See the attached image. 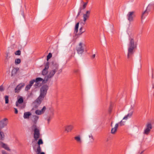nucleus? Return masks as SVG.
Segmentation results:
<instances>
[{"instance_id":"nucleus-1","label":"nucleus","mask_w":154,"mask_h":154,"mask_svg":"<svg viewBox=\"0 0 154 154\" xmlns=\"http://www.w3.org/2000/svg\"><path fill=\"white\" fill-rule=\"evenodd\" d=\"M48 88L49 86L46 84L42 86L40 89V95L35 101L37 103L39 104L41 103L42 101L46 96Z\"/></svg>"},{"instance_id":"nucleus-2","label":"nucleus","mask_w":154,"mask_h":154,"mask_svg":"<svg viewBox=\"0 0 154 154\" xmlns=\"http://www.w3.org/2000/svg\"><path fill=\"white\" fill-rule=\"evenodd\" d=\"M52 70H51L49 72V74L47 77V79H46V77L45 78V83H46L48 81V79H50L52 77L56 72H58L57 74H60L62 71L61 69H60L58 70L59 69V65L57 63H53L52 67Z\"/></svg>"},{"instance_id":"nucleus-3","label":"nucleus","mask_w":154,"mask_h":154,"mask_svg":"<svg viewBox=\"0 0 154 154\" xmlns=\"http://www.w3.org/2000/svg\"><path fill=\"white\" fill-rule=\"evenodd\" d=\"M129 41L128 45V58H129L130 56L132 55L134 53V49L137 47V43L134 42L133 38L130 37L129 38Z\"/></svg>"},{"instance_id":"nucleus-4","label":"nucleus","mask_w":154,"mask_h":154,"mask_svg":"<svg viewBox=\"0 0 154 154\" xmlns=\"http://www.w3.org/2000/svg\"><path fill=\"white\" fill-rule=\"evenodd\" d=\"M23 100L22 97H20L16 103V106L20 109H23L25 107V104H21L23 102Z\"/></svg>"},{"instance_id":"nucleus-5","label":"nucleus","mask_w":154,"mask_h":154,"mask_svg":"<svg viewBox=\"0 0 154 154\" xmlns=\"http://www.w3.org/2000/svg\"><path fill=\"white\" fill-rule=\"evenodd\" d=\"M83 43L81 42L76 47V50L79 54H82L84 51V48L83 47Z\"/></svg>"},{"instance_id":"nucleus-6","label":"nucleus","mask_w":154,"mask_h":154,"mask_svg":"<svg viewBox=\"0 0 154 154\" xmlns=\"http://www.w3.org/2000/svg\"><path fill=\"white\" fill-rule=\"evenodd\" d=\"M49 63L47 62L45 65V68L42 71V74L44 75H46L48 73V69L49 68Z\"/></svg>"},{"instance_id":"nucleus-7","label":"nucleus","mask_w":154,"mask_h":154,"mask_svg":"<svg viewBox=\"0 0 154 154\" xmlns=\"http://www.w3.org/2000/svg\"><path fill=\"white\" fill-rule=\"evenodd\" d=\"M152 125L150 123H148L146 125V127L144 130V134L146 135L149 133L151 129L152 128Z\"/></svg>"},{"instance_id":"nucleus-8","label":"nucleus","mask_w":154,"mask_h":154,"mask_svg":"<svg viewBox=\"0 0 154 154\" xmlns=\"http://www.w3.org/2000/svg\"><path fill=\"white\" fill-rule=\"evenodd\" d=\"M90 14V11H87L85 14H83V23L84 25L87 19L89 18Z\"/></svg>"},{"instance_id":"nucleus-9","label":"nucleus","mask_w":154,"mask_h":154,"mask_svg":"<svg viewBox=\"0 0 154 154\" xmlns=\"http://www.w3.org/2000/svg\"><path fill=\"white\" fill-rule=\"evenodd\" d=\"M25 86V84L23 83H20L18 85L15 89V92L18 93L20 90L21 88L24 87Z\"/></svg>"},{"instance_id":"nucleus-10","label":"nucleus","mask_w":154,"mask_h":154,"mask_svg":"<svg viewBox=\"0 0 154 154\" xmlns=\"http://www.w3.org/2000/svg\"><path fill=\"white\" fill-rule=\"evenodd\" d=\"M46 109V107L44 106L42 109L40 110L39 109L36 110L35 111V113L38 115H40L44 113Z\"/></svg>"},{"instance_id":"nucleus-11","label":"nucleus","mask_w":154,"mask_h":154,"mask_svg":"<svg viewBox=\"0 0 154 154\" xmlns=\"http://www.w3.org/2000/svg\"><path fill=\"white\" fill-rule=\"evenodd\" d=\"M134 13V11L129 12L127 15L128 20L131 22L133 20V15Z\"/></svg>"},{"instance_id":"nucleus-12","label":"nucleus","mask_w":154,"mask_h":154,"mask_svg":"<svg viewBox=\"0 0 154 154\" xmlns=\"http://www.w3.org/2000/svg\"><path fill=\"white\" fill-rule=\"evenodd\" d=\"M2 128H4L8 124V119L6 118H4L0 121Z\"/></svg>"},{"instance_id":"nucleus-13","label":"nucleus","mask_w":154,"mask_h":154,"mask_svg":"<svg viewBox=\"0 0 154 154\" xmlns=\"http://www.w3.org/2000/svg\"><path fill=\"white\" fill-rule=\"evenodd\" d=\"M35 81L36 82L35 85V86H38V82L39 81H42L43 82L45 83V80H43L42 78H37L35 79Z\"/></svg>"},{"instance_id":"nucleus-14","label":"nucleus","mask_w":154,"mask_h":154,"mask_svg":"<svg viewBox=\"0 0 154 154\" xmlns=\"http://www.w3.org/2000/svg\"><path fill=\"white\" fill-rule=\"evenodd\" d=\"M73 128V126L72 125H69L66 126L65 127V131L67 132H70Z\"/></svg>"},{"instance_id":"nucleus-15","label":"nucleus","mask_w":154,"mask_h":154,"mask_svg":"<svg viewBox=\"0 0 154 154\" xmlns=\"http://www.w3.org/2000/svg\"><path fill=\"white\" fill-rule=\"evenodd\" d=\"M150 10H146L142 13L141 15V20L144 19L146 16L148 14V11H149Z\"/></svg>"},{"instance_id":"nucleus-16","label":"nucleus","mask_w":154,"mask_h":154,"mask_svg":"<svg viewBox=\"0 0 154 154\" xmlns=\"http://www.w3.org/2000/svg\"><path fill=\"white\" fill-rule=\"evenodd\" d=\"M133 113L132 111H130L129 113L126 115L123 118V119L127 120L128 118H131L132 116Z\"/></svg>"},{"instance_id":"nucleus-17","label":"nucleus","mask_w":154,"mask_h":154,"mask_svg":"<svg viewBox=\"0 0 154 154\" xmlns=\"http://www.w3.org/2000/svg\"><path fill=\"white\" fill-rule=\"evenodd\" d=\"M119 126V124L118 123L116 124L114 128H112L111 130V133L112 134H114L116 131L117 129Z\"/></svg>"},{"instance_id":"nucleus-18","label":"nucleus","mask_w":154,"mask_h":154,"mask_svg":"<svg viewBox=\"0 0 154 154\" xmlns=\"http://www.w3.org/2000/svg\"><path fill=\"white\" fill-rule=\"evenodd\" d=\"M1 146L2 148H4L5 149L7 150L8 151H10V149H9V148L8 146L7 145L4 143L2 142H1Z\"/></svg>"},{"instance_id":"nucleus-19","label":"nucleus","mask_w":154,"mask_h":154,"mask_svg":"<svg viewBox=\"0 0 154 154\" xmlns=\"http://www.w3.org/2000/svg\"><path fill=\"white\" fill-rule=\"evenodd\" d=\"M31 114V113L30 112H25L24 114L23 117L24 119H28Z\"/></svg>"},{"instance_id":"nucleus-20","label":"nucleus","mask_w":154,"mask_h":154,"mask_svg":"<svg viewBox=\"0 0 154 154\" xmlns=\"http://www.w3.org/2000/svg\"><path fill=\"white\" fill-rule=\"evenodd\" d=\"M152 9H154V2L149 4L147 7V10H150Z\"/></svg>"},{"instance_id":"nucleus-21","label":"nucleus","mask_w":154,"mask_h":154,"mask_svg":"<svg viewBox=\"0 0 154 154\" xmlns=\"http://www.w3.org/2000/svg\"><path fill=\"white\" fill-rule=\"evenodd\" d=\"M54 114L52 113L47 118V120L48 121V124H49L50 120L53 118V117Z\"/></svg>"},{"instance_id":"nucleus-22","label":"nucleus","mask_w":154,"mask_h":154,"mask_svg":"<svg viewBox=\"0 0 154 154\" xmlns=\"http://www.w3.org/2000/svg\"><path fill=\"white\" fill-rule=\"evenodd\" d=\"M17 71L18 69L17 68H14L11 72V76H14L17 74Z\"/></svg>"},{"instance_id":"nucleus-23","label":"nucleus","mask_w":154,"mask_h":154,"mask_svg":"<svg viewBox=\"0 0 154 154\" xmlns=\"http://www.w3.org/2000/svg\"><path fill=\"white\" fill-rule=\"evenodd\" d=\"M74 139L77 142L80 143H82V141L79 136L75 137H74Z\"/></svg>"},{"instance_id":"nucleus-24","label":"nucleus","mask_w":154,"mask_h":154,"mask_svg":"<svg viewBox=\"0 0 154 154\" xmlns=\"http://www.w3.org/2000/svg\"><path fill=\"white\" fill-rule=\"evenodd\" d=\"M5 135L3 132L0 130V140H3L4 139Z\"/></svg>"},{"instance_id":"nucleus-25","label":"nucleus","mask_w":154,"mask_h":154,"mask_svg":"<svg viewBox=\"0 0 154 154\" xmlns=\"http://www.w3.org/2000/svg\"><path fill=\"white\" fill-rule=\"evenodd\" d=\"M34 120L33 122L35 124H36L38 120V116H33Z\"/></svg>"},{"instance_id":"nucleus-26","label":"nucleus","mask_w":154,"mask_h":154,"mask_svg":"<svg viewBox=\"0 0 154 154\" xmlns=\"http://www.w3.org/2000/svg\"><path fill=\"white\" fill-rule=\"evenodd\" d=\"M40 137V134H34V137L35 140L37 141Z\"/></svg>"},{"instance_id":"nucleus-27","label":"nucleus","mask_w":154,"mask_h":154,"mask_svg":"<svg viewBox=\"0 0 154 154\" xmlns=\"http://www.w3.org/2000/svg\"><path fill=\"white\" fill-rule=\"evenodd\" d=\"M79 23H77L75 26V31L76 33H77L78 31V28L79 26Z\"/></svg>"},{"instance_id":"nucleus-28","label":"nucleus","mask_w":154,"mask_h":154,"mask_svg":"<svg viewBox=\"0 0 154 154\" xmlns=\"http://www.w3.org/2000/svg\"><path fill=\"white\" fill-rule=\"evenodd\" d=\"M5 103L7 104L9 102V96L8 95H5Z\"/></svg>"},{"instance_id":"nucleus-29","label":"nucleus","mask_w":154,"mask_h":154,"mask_svg":"<svg viewBox=\"0 0 154 154\" xmlns=\"http://www.w3.org/2000/svg\"><path fill=\"white\" fill-rule=\"evenodd\" d=\"M21 62V60L20 59L18 58L16 59L15 61V63L16 64L20 63Z\"/></svg>"},{"instance_id":"nucleus-30","label":"nucleus","mask_w":154,"mask_h":154,"mask_svg":"<svg viewBox=\"0 0 154 154\" xmlns=\"http://www.w3.org/2000/svg\"><path fill=\"white\" fill-rule=\"evenodd\" d=\"M34 131V134H40V131L38 128H35Z\"/></svg>"},{"instance_id":"nucleus-31","label":"nucleus","mask_w":154,"mask_h":154,"mask_svg":"<svg viewBox=\"0 0 154 154\" xmlns=\"http://www.w3.org/2000/svg\"><path fill=\"white\" fill-rule=\"evenodd\" d=\"M43 142L42 139H39L37 142L38 146H40V145L42 144H43Z\"/></svg>"},{"instance_id":"nucleus-32","label":"nucleus","mask_w":154,"mask_h":154,"mask_svg":"<svg viewBox=\"0 0 154 154\" xmlns=\"http://www.w3.org/2000/svg\"><path fill=\"white\" fill-rule=\"evenodd\" d=\"M41 149L40 146H38L37 148V152L38 153H40Z\"/></svg>"},{"instance_id":"nucleus-33","label":"nucleus","mask_w":154,"mask_h":154,"mask_svg":"<svg viewBox=\"0 0 154 154\" xmlns=\"http://www.w3.org/2000/svg\"><path fill=\"white\" fill-rule=\"evenodd\" d=\"M31 86L30 85H29V84L27 85L25 88V90L26 91H28L31 88Z\"/></svg>"},{"instance_id":"nucleus-34","label":"nucleus","mask_w":154,"mask_h":154,"mask_svg":"<svg viewBox=\"0 0 154 154\" xmlns=\"http://www.w3.org/2000/svg\"><path fill=\"white\" fill-rule=\"evenodd\" d=\"M21 51L20 50H18V51H16L15 52V54L16 55H20L21 54Z\"/></svg>"},{"instance_id":"nucleus-35","label":"nucleus","mask_w":154,"mask_h":154,"mask_svg":"<svg viewBox=\"0 0 154 154\" xmlns=\"http://www.w3.org/2000/svg\"><path fill=\"white\" fill-rule=\"evenodd\" d=\"M34 82H35V79H33L29 82V85H30L32 86Z\"/></svg>"},{"instance_id":"nucleus-36","label":"nucleus","mask_w":154,"mask_h":154,"mask_svg":"<svg viewBox=\"0 0 154 154\" xmlns=\"http://www.w3.org/2000/svg\"><path fill=\"white\" fill-rule=\"evenodd\" d=\"M52 54L51 53H49L47 56V60H48L49 59H50L52 57Z\"/></svg>"},{"instance_id":"nucleus-37","label":"nucleus","mask_w":154,"mask_h":154,"mask_svg":"<svg viewBox=\"0 0 154 154\" xmlns=\"http://www.w3.org/2000/svg\"><path fill=\"white\" fill-rule=\"evenodd\" d=\"M32 128L33 130H34L35 128H36V124L34 123V124L32 126Z\"/></svg>"},{"instance_id":"nucleus-38","label":"nucleus","mask_w":154,"mask_h":154,"mask_svg":"<svg viewBox=\"0 0 154 154\" xmlns=\"http://www.w3.org/2000/svg\"><path fill=\"white\" fill-rule=\"evenodd\" d=\"M81 11H82V8L81 7L79 9V11L77 15V16L76 18H77L79 16V15H80V14L81 13Z\"/></svg>"},{"instance_id":"nucleus-39","label":"nucleus","mask_w":154,"mask_h":154,"mask_svg":"<svg viewBox=\"0 0 154 154\" xmlns=\"http://www.w3.org/2000/svg\"><path fill=\"white\" fill-rule=\"evenodd\" d=\"M87 4V2H85L84 3V4L82 6V9H84L85 8Z\"/></svg>"},{"instance_id":"nucleus-40","label":"nucleus","mask_w":154,"mask_h":154,"mask_svg":"<svg viewBox=\"0 0 154 154\" xmlns=\"http://www.w3.org/2000/svg\"><path fill=\"white\" fill-rule=\"evenodd\" d=\"M82 27H81L79 29V32L80 34H82L85 31V30H84L83 31H82Z\"/></svg>"},{"instance_id":"nucleus-41","label":"nucleus","mask_w":154,"mask_h":154,"mask_svg":"<svg viewBox=\"0 0 154 154\" xmlns=\"http://www.w3.org/2000/svg\"><path fill=\"white\" fill-rule=\"evenodd\" d=\"M4 89L2 85L0 86V91H4Z\"/></svg>"},{"instance_id":"nucleus-42","label":"nucleus","mask_w":154,"mask_h":154,"mask_svg":"<svg viewBox=\"0 0 154 154\" xmlns=\"http://www.w3.org/2000/svg\"><path fill=\"white\" fill-rule=\"evenodd\" d=\"M152 88H154V79H153L152 81Z\"/></svg>"},{"instance_id":"nucleus-43","label":"nucleus","mask_w":154,"mask_h":154,"mask_svg":"<svg viewBox=\"0 0 154 154\" xmlns=\"http://www.w3.org/2000/svg\"><path fill=\"white\" fill-rule=\"evenodd\" d=\"M2 154H8L5 151L2 150Z\"/></svg>"},{"instance_id":"nucleus-44","label":"nucleus","mask_w":154,"mask_h":154,"mask_svg":"<svg viewBox=\"0 0 154 154\" xmlns=\"http://www.w3.org/2000/svg\"><path fill=\"white\" fill-rule=\"evenodd\" d=\"M14 109H15V113L16 114H17L18 112L17 109L15 108H14Z\"/></svg>"},{"instance_id":"nucleus-45","label":"nucleus","mask_w":154,"mask_h":154,"mask_svg":"<svg viewBox=\"0 0 154 154\" xmlns=\"http://www.w3.org/2000/svg\"><path fill=\"white\" fill-rule=\"evenodd\" d=\"M79 72V70L78 69H76L74 70V72L76 73H78Z\"/></svg>"},{"instance_id":"nucleus-46","label":"nucleus","mask_w":154,"mask_h":154,"mask_svg":"<svg viewBox=\"0 0 154 154\" xmlns=\"http://www.w3.org/2000/svg\"><path fill=\"white\" fill-rule=\"evenodd\" d=\"M122 121H121V122L119 123V124L121 126H122V125H124L123 124H122Z\"/></svg>"},{"instance_id":"nucleus-47","label":"nucleus","mask_w":154,"mask_h":154,"mask_svg":"<svg viewBox=\"0 0 154 154\" xmlns=\"http://www.w3.org/2000/svg\"><path fill=\"white\" fill-rule=\"evenodd\" d=\"M95 54H94L92 56V58H95Z\"/></svg>"},{"instance_id":"nucleus-48","label":"nucleus","mask_w":154,"mask_h":154,"mask_svg":"<svg viewBox=\"0 0 154 154\" xmlns=\"http://www.w3.org/2000/svg\"><path fill=\"white\" fill-rule=\"evenodd\" d=\"M37 154H45V153L43 152H40V153H37Z\"/></svg>"},{"instance_id":"nucleus-49","label":"nucleus","mask_w":154,"mask_h":154,"mask_svg":"<svg viewBox=\"0 0 154 154\" xmlns=\"http://www.w3.org/2000/svg\"><path fill=\"white\" fill-rule=\"evenodd\" d=\"M111 106H110V107L109 108V111L110 112H111Z\"/></svg>"},{"instance_id":"nucleus-50","label":"nucleus","mask_w":154,"mask_h":154,"mask_svg":"<svg viewBox=\"0 0 154 154\" xmlns=\"http://www.w3.org/2000/svg\"><path fill=\"white\" fill-rule=\"evenodd\" d=\"M152 79L153 78V74H152Z\"/></svg>"},{"instance_id":"nucleus-51","label":"nucleus","mask_w":154,"mask_h":154,"mask_svg":"<svg viewBox=\"0 0 154 154\" xmlns=\"http://www.w3.org/2000/svg\"><path fill=\"white\" fill-rule=\"evenodd\" d=\"M143 152V151L141 152L140 154H142Z\"/></svg>"},{"instance_id":"nucleus-52","label":"nucleus","mask_w":154,"mask_h":154,"mask_svg":"<svg viewBox=\"0 0 154 154\" xmlns=\"http://www.w3.org/2000/svg\"><path fill=\"white\" fill-rule=\"evenodd\" d=\"M91 137H92V138H93V137L92 136H91Z\"/></svg>"},{"instance_id":"nucleus-53","label":"nucleus","mask_w":154,"mask_h":154,"mask_svg":"<svg viewBox=\"0 0 154 154\" xmlns=\"http://www.w3.org/2000/svg\"><path fill=\"white\" fill-rule=\"evenodd\" d=\"M111 126H112V123L111 124Z\"/></svg>"}]
</instances>
